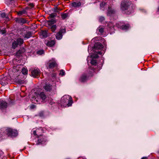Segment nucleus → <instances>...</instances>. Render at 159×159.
Listing matches in <instances>:
<instances>
[{"label": "nucleus", "mask_w": 159, "mask_h": 159, "mask_svg": "<svg viewBox=\"0 0 159 159\" xmlns=\"http://www.w3.org/2000/svg\"><path fill=\"white\" fill-rule=\"evenodd\" d=\"M22 73L24 75H26L28 73V70L26 68H25V67H23L22 69Z\"/></svg>", "instance_id": "24"}, {"label": "nucleus", "mask_w": 159, "mask_h": 159, "mask_svg": "<svg viewBox=\"0 0 159 159\" xmlns=\"http://www.w3.org/2000/svg\"><path fill=\"white\" fill-rule=\"evenodd\" d=\"M43 88L47 92L54 93L56 91L55 88L50 84H46L43 86Z\"/></svg>", "instance_id": "6"}, {"label": "nucleus", "mask_w": 159, "mask_h": 159, "mask_svg": "<svg viewBox=\"0 0 159 159\" xmlns=\"http://www.w3.org/2000/svg\"><path fill=\"white\" fill-rule=\"evenodd\" d=\"M17 21L20 23L24 24L27 23V21L23 18H19L17 20Z\"/></svg>", "instance_id": "18"}, {"label": "nucleus", "mask_w": 159, "mask_h": 159, "mask_svg": "<svg viewBox=\"0 0 159 159\" xmlns=\"http://www.w3.org/2000/svg\"><path fill=\"white\" fill-rule=\"evenodd\" d=\"M68 15L67 13H64L61 14V16L62 19H65L68 17Z\"/></svg>", "instance_id": "28"}, {"label": "nucleus", "mask_w": 159, "mask_h": 159, "mask_svg": "<svg viewBox=\"0 0 159 159\" xmlns=\"http://www.w3.org/2000/svg\"><path fill=\"white\" fill-rule=\"evenodd\" d=\"M118 28H120L122 30H126L128 29L129 27V25L128 24L126 25H122L121 22H119L118 24Z\"/></svg>", "instance_id": "12"}, {"label": "nucleus", "mask_w": 159, "mask_h": 159, "mask_svg": "<svg viewBox=\"0 0 159 159\" xmlns=\"http://www.w3.org/2000/svg\"><path fill=\"white\" fill-rule=\"evenodd\" d=\"M41 34L43 38H46L48 37V32L46 30H42L41 32Z\"/></svg>", "instance_id": "21"}, {"label": "nucleus", "mask_w": 159, "mask_h": 159, "mask_svg": "<svg viewBox=\"0 0 159 159\" xmlns=\"http://www.w3.org/2000/svg\"><path fill=\"white\" fill-rule=\"evenodd\" d=\"M103 46L100 43H95L94 46V48L95 49H101L102 48H103Z\"/></svg>", "instance_id": "13"}, {"label": "nucleus", "mask_w": 159, "mask_h": 159, "mask_svg": "<svg viewBox=\"0 0 159 159\" xmlns=\"http://www.w3.org/2000/svg\"><path fill=\"white\" fill-rule=\"evenodd\" d=\"M25 51V49L23 48H21L16 53V55L17 56H19L20 54Z\"/></svg>", "instance_id": "19"}, {"label": "nucleus", "mask_w": 159, "mask_h": 159, "mask_svg": "<svg viewBox=\"0 0 159 159\" xmlns=\"http://www.w3.org/2000/svg\"><path fill=\"white\" fill-rule=\"evenodd\" d=\"M24 43V40L23 39L19 38L15 40L12 43V48L15 49L18 46H21Z\"/></svg>", "instance_id": "5"}, {"label": "nucleus", "mask_w": 159, "mask_h": 159, "mask_svg": "<svg viewBox=\"0 0 159 159\" xmlns=\"http://www.w3.org/2000/svg\"><path fill=\"white\" fill-rule=\"evenodd\" d=\"M157 11L159 12V6L157 8Z\"/></svg>", "instance_id": "45"}, {"label": "nucleus", "mask_w": 159, "mask_h": 159, "mask_svg": "<svg viewBox=\"0 0 159 159\" xmlns=\"http://www.w3.org/2000/svg\"><path fill=\"white\" fill-rule=\"evenodd\" d=\"M57 63L55 61H49V64L48 67L51 68L57 66Z\"/></svg>", "instance_id": "15"}, {"label": "nucleus", "mask_w": 159, "mask_h": 159, "mask_svg": "<svg viewBox=\"0 0 159 159\" xmlns=\"http://www.w3.org/2000/svg\"><path fill=\"white\" fill-rule=\"evenodd\" d=\"M54 11L56 12H58V8L56 7V8H55L54 9Z\"/></svg>", "instance_id": "40"}, {"label": "nucleus", "mask_w": 159, "mask_h": 159, "mask_svg": "<svg viewBox=\"0 0 159 159\" xmlns=\"http://www.w3.org/2000/svg\"><path fill=\"white\" fill-rule=\"evenodd\" d=\"M6 132L8 136L11 137H15L18 135V132L17 130L10 128L7 129Z\"/></svg>", "instance_id": "7"}, {"label": "nucleus", "mask_w": 159, "mask_h": 159, "mask_svg": "<svg viewBox=\"0 0 159 159\" xmlns=\"http://www.w3.org/2000/svg\"><path fill=\"white\" fill-rule=\"evenodd\" d=\"M104 20V18L103 17H100L99 19V20L100 21H102Z\"/></svg>", "instance_id": "39"}, {"label": "nucleus", "mask_w": 159, "mask_h": 159, "mask_svg": "<svg viewBox=\"0 0 159 159\" xmlns=\"http://www.w3.org/2000/svg\"><path fill=\"white\" fill-rule=\"evenodd\" d=\"M104 50H102L101 51H98L97 52V54L102 55L104 53Z\"/></svg>", "instance_id": "34"}, {"label": "nucleus", "mask_w": 159, "mask_h": 159, "mask_svg": "<svg viewBox=\"0 0 159 159\" xmlns=\"http://www.w3.org/2000/svg\"><path fill=\"white\" fill-rule=\"evenodd\" d=\"M99 31L101 33H102L104 31V29L103 28H100L98 29Z\"/></svg>", "instance_id": "38"}, {"label": "nucleus", "mask_w": 159, "mask_h": 159, "mask_svg": "<svg viewBox=\"0 0 159 159\" xmlns=\"http://www.w3.org/2000/svg\"><path fill=\"white\" fill-rule=\"evenodd\" d=\"M106 4V3L104 2H102L100 4V8L101 9L103 10V8L105 5Z\"/></svg>", "instance_id": "29"}, {"label": "nucleus", "mask_w": 159, "mask_h": 159, "mask_svg": "<svg viewBox=\"0 0 159 159\" xmlns=\"http://www.w3.org/2000/svg\"><path fill=\"white\" fill-rule=\"evenodd\" d=\"M2 34H4L6 33V32L5 30H2Z\"/></svg>", "instance_id": "42"}, {"label": "nucleus", "mask_w": 159, "mask_h": 159, "mask_svg": "<svg viewBox=\"0 0 159 159\" xmlns=\"http://www.w3.org/2000/svg\"><path fill=\"white\" fill-rule=\"evenodd\" d=\"M1 16L2 18H5L6 20H8V18L7 16H6V14L5 12H2L1 13Z\"/></svg>", "instance_id": "27"}, {"label": "nucleus", "mask_w": 159, "mask_h": 159, "mask_svg": "<svg viewBox=\"0 0 159 159\" xmlns=\"http://www.w3.org/2000/svg\"><path fill=\"white\" fill-rule=\"evenodd\" d=\"M32 34L31 32L30 31L26 32L25 33L24 38L25 39H28L32 36Z\"/></svg>", "instance_id": "16"}, {"label": "nucleus", "mask_w": 159, "mask_h": 159, "mask_svg": "<svg viewBox=\"0 0 159 159\" xmlns=\"http://www.w3.org/2000/svg\"><path fill=\"white\" fill-rule=\"evenodd\" d=\"M26 13V11L25 10H23L21 11H20L17 12V14L19 16H20L22 15H23L24 14Z\"/></svg>", "instance_id": "23"}, {"label": "nucleus", "mask_w": 159, "mask_h": 159, "mask_svg": "<svg viewBox=\"0 0 159 159\" xmlns=\"http://www.w3.org/2000/svg\"><path fill=\"white\" fill-rule=\"evenodd\" d=\"M57 15V14L56 13H52L49 15V17L51 18H53L56 17Z\"/></svg>", "instance_id": "32"}, {"label": "nucleus", "mask_w": 159, "mask_h": 159, "mask_svg": "<svg viewBox=\"0 0 159 159\" xmlns=\"http://www.w3.org/2000/svg\"><path fill=\"white\" fill-rule=\"evenodd\" d=\"M29 5L31 6L32 7H34V5L33 3H30L29 4Z\"/></svg>", "instance_id": "41"}, {"label": "nucleus", "mask_w": 159, "mask_h": 159, "mask_svg": "<svg viewBox=\"0 0 159 159\" xmlns=\"http://www.w3.org/2000/svg\"><path fill=\"white\" fill-rule=\"evenodd\" d=\"M16 81L18 84H21L23 83V81L21 80H16Z\"/></svg>", "instance_id": "37"}, {"label": "nucleus", "mask_w": 159, "mask_h": 159, "mask_svg": "<svg viewBox=\"0 0 159 159\" xmlns=\"http://www.w3.org/2000/svg\"><path fill=\"white\" fill-rule=\"evenodd\" d=\"M158 153L159 154V151H158Z\"/></svg>", "instance_id": "46"}, {"label": "nucleus", "mask_w": 159, "mask_h": 159, "mask_svg": "<svg viewBox=\"0 0 159 159\" xmlns=\"http://www.w3.org/2000/svg\"><path fill=\"white\" fill-rule=\"evenodd\" d=\"M91 64L93 66H96L97 64L96 60L94 59H93L91 61Z\"/></svg>", "instance_id": "26"}, {"label": "nucleus", "mask_w": 159, "mask_h": 159, "mask_svg": "<svg viewBox=\"0 0 159 159\" xmlns=\"http://www.w3.org/2000/svg\"><path fill=\"white\" fill-rule=\"evenodd\" d=\"M72 102V98L69 95H64L61 98V105L64 107L71 106Z\"/></svg>", "instance_id": "3"}, {"label": "nucleus", "mask_w": 159, "mask_h": 159, "mask_svg": "<svg viewBox=\"0 0 159 159\" xmlns=\"http://www.w3.org/2000/svg\"><path fill=\"white\" fill-rule=\"evenodd\" d=\"M94 70L93 67H91L89 68L86 71L82 74L80 76L79 80L81 82H84L87 81L89 79L93 76Z\"/></svg>", "instance_id": "2"}, {"label": "nucleus", "mask_w": 159, "mask_h": 159, "mask_svg": "<svg viewBox=\"0 0 159 159\" xmlns=\"http://www.w3.org/2000/svg\"><path fill=\"white\" fill-rule=\"evenodd\" d=\"M31 70V75L33 77H37L39 75L40 71L39 69H32Z\"/></svg>", "instance_id": "11"}, {"label": "nucleus", "mask_w": 159, "mask_h": 159, "mask_svg": "<svg viewBox=\"0 0 159 159\" xmlns=\"http://www.w3.org/2000/svg\"><path fill=\"white\" fill-rule=\"evenodd\" d=\"M44 129L40 127L36 129V130H32V132L33 133L34 135H36L37 137L43 135L42 133H43Z\"/></svg>", "instance_id": "8"}, {"label": "nucleus", "mask_w": 159, "mask_h": 159, "mask_svg": "<svg viewBox=\"0 0 159 159\" xmlns=\"http://www.w3.org/2000/svg\"><path fill=\"white\" fill-rule=\"evenodd\" d=\"M7 103L4 101L0 102V108L1 110L7 108Z\"/></svg>", "instance_id": "14"}, {"label": "nucleus", "mask_w": 159, "mask_h": 159, "mask_svg": "<svg viewBox=\"0 0 159 159\" xmlns=\"http://www.w3.org/2000/svg\"><path fill=\"white\" fill-rule=\"evenodd\" d=\"M121 10L127 14H130L133 11V4L129 1H123L120 4Z\"/></svg>", "instance_id": "1"}, {"label": "nucleus", "mask_w": 159, "mask_h": 159, "mask_svg": "<svg viewBox=\"0 0 159 159\" xmlns=\"http://www.w3.org/2000/svg\"><path fill=\"white\" fill-rule=\"evenodd\" d=\"M115 11L113 9H112L111 8H108L107 12V15L111 16L114 13Z\"/></svg>", "instance_id": "17"}, {"label": "nucleus", "mask_w": 159, "mask_h": 159, "mask_svg": "<svg viewBox=\"0 0 159 159\" xmlns=\"http://www.w3.org/2000/svg\"><path fill=\"white\" fill-rule=\"evenodd\" d=\"M19 68V67H15V68H14V69L13 70V71L14 72H16V70L17 72L19 71V69H18V68Z\"/></svg>", "instance_id": "35"}, {"label": "nucleus", "mask_w": 159, "mask_h": 159, "mask_svg": "<svg viewBox=\"0 0 159 159\" xmlns=\"http://www.w3.org/2000/svg\"><path fill=\"white\" fill-rule=\"evenodd\" d=\"M55 42L53 40L48 41L47 43V45L48 47H52L55 44Z\"/></svg>", "instance_id": "20"}, {"label": "nucleus", "mask_w": 159, "mask_h": 159, "mask_svg": "<svg viewBox=\"0 0 159 159\" xmlns=\"http://www.w3.org/2000/svg\"><path fill=\"white\" fill-rule=\"evenodd\" d=\"M56 28V25H53L51 27V29L52 32H54L55 31Z\"/></svg>", "instance_id": "31"}, {"label": "nucleus", "mask_w": 159, "mask_h": 159, "mask_svg": "<svg viewBox=\"0 0 159 159\" xmlns=\"http://www.w3.org/2000/svg\"><path fill=\"white\" fill-rule=\"evenodd\" d=\"M147 159V157H143L141 158V159Z\"/></svg>", "instance_id": "43"}, {"label": "nucleus", "mask_w": 159, "mask_h": 159, "mask_svg": "<svg viewBox=\"0 0 159 159\" xmlns=\"http://www.w3.org/2000/svg\"><path fill=\"white\" fill-rule=\"evenodd\" d=\"M47 98L46 95L44 92H42L38 95L37 97L35 98L34 102L35 104H40L43 101L45 100Z\"/></svg>", "instance_id": "4"}, {"label": "nucleus", "mask_w": 159, "mask_h": 159, "mask_svg": "<svg viewBox=\"0 0 159 159\" xmlns=\"http://www.w3.org/2000/svg\"><path fill=\"white\" fill-rule=\"evenodd\" d=\"M72 6L74 7H77L80 6L81 5V3L80 2H73L72 3Z\"/></svg>", "instance_id": "22"}, {"label": "nucleus", "mask_w": 159, "mask_h": 159, "mask_svg": "<svg viewBox=\"0 0 159 159\" xmlns=\"http://www.w3.org/2000/svg\"><path fill=\"white\" fill-rule=\"evenodd\" d=\"M48 102L50 104L52 105H54L55 104V102H53V99L51 98H48Z\"/></svg>", "instance_id": "25"}, {"label": "nucleus", "mask_w": 159, "mask_h": 159, "mask_svg": "<svg viewBox=\"0 0 159 159\" xmlns=\"http://www.w3.org/2000/svg\"><path fill=\"white\" fill-rule=\"evenodd\" d=\"M60 75L63 76L65 75V72L63 70H61L60 71Z\"/></svg>", "instance_id": "36"}, {"label": "nucleus", "mask_w": 159, "mask_h": 159, "mask_svg": "<svg viewBox=\"0 0 159 159\" xmlns=\"http://www.w3.org/2000/svg\"><path fill=\"white\" fill-rule=\"evenodd\" d=\"M48 22L50 24H54L56 22V20L54 19H52L50 20H48Z\"/></svg>", "instance_id": "30"}, {"label": "nucleus", "mask_w": 159, "mask_h": 159, "mask_svg": "<svg viewBox=\"0 0 159 159\" xmlns=\"http://www.w3.org/2000/svg\"><path fill=\"white\" fill-rule=\"evenodd\" d=\"M61 10H62V9H60V8H58V11H61Z\"/></svg>", "instance_id": "44"}, {"label": "nucleus", "mask_w": 159, "mask_h": 159, "mask_svg": "<svg viewBox=\"0 0 159 159\" xmlns=\"http://www.w3.org/2000/svg\"><path fill=\"white\" fill-rule=\"evenodd\" d=\"M37 137L38 139L36 143V145L43 143L47 140V138L45 136L42 135Z\"/></svg>", "instance_id": "9"}, {"label": "nucleus", "mask_w": 159, "mask_h": 159, "mask_svg": "<svg viewBox=\"0 0 159 159\" xmlns=\"http://www.w3.org/2000/svg\"><path fill=\"white\" fill-rule=\"evenodd\" d=\"M66 32V29H61L56 35V39L58 40L61 39L62 38L63 34H65Z\"/></svg>", "instance_id": "10"}, {"label": "nucleus", "mask_w": 159, "mask_h": 159, "mask_svg": "<svg viewBox=\"0 0 159 159\" xmlns=\"http://www.w3.org/2000/svg\"><path fill=\"white\" fill-rule=\"evenodd\" d=\"M44 52L43 50H41L37 51V53L39 55H41L43 54L44 53Z\"/></svg>", "instance_id": "33"}]
</instances>
